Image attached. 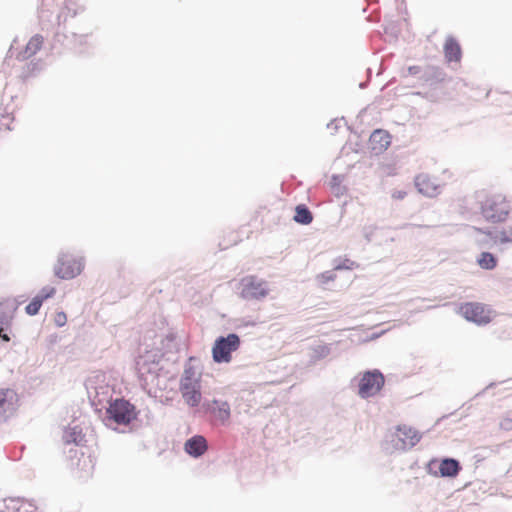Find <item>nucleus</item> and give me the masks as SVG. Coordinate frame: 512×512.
<instances>
[{
  "instance_id": "6e6552de",
  "label": "nucleus",
  "mask_w": 512,
  "mask_h": 512,
  "mask_svg": "<svg viewBox=\"0 0 512 512\" xmlns=\"http://www.w3.org/2000/svg\"><path fill=\"white\" fill-rule=\"evenodd\" d=\"M384 376L378 370L365 372L359 381V395L368 398L376 395L384 385Z\"/></svg>"
},
{
  "instance_id": "423d86ee",
  "label": "nucleus",
  "mask_w": 512,
  "mask_h": 512,
  "mask_svg": "<svg viewBox=\"0 0 512 512\" xmlns=\"http://www.w3.org/2000/svg\"><path fill=\"white\" fill-rule=\"evenodd\" d=\"M240 346L238 335L231 333L227 337L218 338L212 348L213 360L217 363H228L232 359V352Z\"/></svg>"
},
{
  "instance_id": "b1692460",
  "label": "nucleus",
  "mask_w": 512,
  "mask_h": 512,
  "mask_svg": "<svg viewBox=\"0 0 512 512\" xmlns=\"http://www.w3.org/2000/svg\"><path fill=\"white\" fill-rule=\"evenodd\" d=\"M54 322L58 327H62L67 322V316L64 312H58L54 316Z\"/></svg>"
},
{
  "instance_id": "f3484780",
  "label": "nucleus",
  "mask_w": 512,
  "mask_h": 512,
  "mask_svg": "<svg viewBox=\"0 0 512 512\" xmlns=\"http://www.w3.org/2000/svg\"><path fill=\"white\" fill-rule=\"evenodd\" d=\"M215 407L212 408V413L222 423H225L230 418V406L227 402L213 401Z\"/></svg>"
},
{
  "instance_id": "4468645a",
  "label": "nucleus",
  "mask_w": 512,
  "mask_h": 512,
  "mask_svg": "<svg viewBox=\"0 0 512 512\" xmlns=\"http://www.w3.org/2000/svg\"><path fill=\"white\" fill-rule=\"evenodd\" d=\"M391 142L390 134L384 130H375L370 136L371 148L374 151L382 152L388 148Z\"/></svg>"
},
{
  "instance_id": "6ab92c4d",
  "label": "nucleus",
  "mask_w": 512,
  "mask_h": 512,
  "mask_svg": "<svg viewBox=\"0 0 512 512\" xmlns=\"http://www.w3.org/2000/svg\"><path fill=\"white\" fill-rule=\"evenodd\" d=\"M477 262L481 268L486 269V270H492L497 265L496 258L489 252L481 253Z\"/></svg>"
},
{
  "instance_id": "9d476101",
  "label": "nucleus",
  "mask_w": 512,
  "mask_h": 512,
  "mask_svg": "<svg viewBox=\"0 0 512 512\" xmlns=\"http://www.w3.org/2000/svg\"><path fill=\"white\" fill-rule=\"evenodd\" d=\"M395 436L402 449L415 446L421 439V434L415 428L405 424L396 428Z\"/></svg>"
},
{
  "instance_id": "cd10ccee",
  "label": "nucleus",
  "mask_w": 512,
  "mask_h": 512,
  "mask_svg": "<svg viewBox=\"0 0 512 512\" xmlns=\"http://www.w3.org/2000/svg\"><path fill=\"white\" fill-rule=\"evenodd\" d=\"M10 324V319L7 317V316H0V327H2L3 325H9Z\"/></svg>"
},
{
  "instance_id": "39448f33",
  "label": "nucleus",
  "mask_w": 512,
  "mask_h": 512,
  "mask_svg": "<svg viewBox=\"0 0 512 512\" xmlns=\"http://www.w3.org/2000/svg\"><path fill=\"white\" fill-rule=\"evenodd\" d=\"M239 286L240 297L244 300H262L269 294L267 282L254 275L243 277Z\"/></svg>"
},
{
  "instance_id": "20e7f679",
  "label": "nucleus",
  "mask_w": 512,
  "mask_h": 512,
  "mask_svg": "<svg viewBox=\"0 0 512 512\" xmlns=\"http://www.w3.org/2000/svg\"><path fill=\"white\" fill-rule=\"evenodd\" d=\"M458 313L469 322L477 325H486L491 322L493 311L485 304L479 302H465L458 308Z\"/></svg>"
},
{
  "instance_id": "a211bd4d",
  "label": "nucleus",
  "mask_w": 512,
  "mask_h": 512,
  "mask_svg": "<svg viewBox=\"0 0 512 512\" xmlns=\"http://www.w3.org/2000/svg\"><path fill=\"white\" fill-rule=\"evenodd\" d=\"M294 220L300 224H310L313 220V216L309 209L304 205H298L295 210Z\"/></svg>"
},
{
  "instance_id": "c85d7f7f",
  "label": "nucleus",
  "mask_w": 512,
  "mask_h": 512,
  "mask_svg": "<svg viewBox=\"0 0 512 512\" xmlns=\"http://www.w3.org/2000/svg\"><path fill=\"white\" fill-rule=\"evenodd\" d=\"M0 338H2L4 341L8 342L10 340L9 336L7 334H3V328L0 327Z\"/></svg>"
},
{
  "instance_id": "4be33fe9",
  "label": "nucleus",
  "mask_w": 512,
  "mask_h": 512,
  "mask_svg": "<svg viewBox=\"0 0 512 512\" xmlns=\"http://www.w3.org/2000/svg\"><path fill=\"white\" fill-rule=\"evenodd\" d=\"M416 185L420 192L430 194L434 189H430L428 186V178L426 176H419L416 178Z\"/></svg>"
},
{
  "instance_id": "393cba45",
  "label": "nucleus",
  "mask_w": 512,
  "mask_h": 512,
  "mask_svg": "<svg viewBox=\"0 0 512 512\" xmlns=\"http://www.w3.org/2000/svg\"><path fill=\"white\" fill-rule=\"evenodd\" d=\"M335 279V275L331 272H324L318 276V280L322 284H326L329 281H333Z\"/></svg>"
},
{
  "instance_id": "1a4fd4ad",
  "label": "nucleus",
  "mask_w": 512,
  "mask_h": 512,
  "mask_svg": "<svg viewBox=\"0 0 512 512\" xmlns=\"http://www.w3.org/2000/svg\"><path fill=\"white\" fill-rule=\"evenodd\" d=\"M83 269V262L68 255L59 258L55 266V274L61 279H72L79 275Z\"/></svg>"
},
{
  "instance_id": "412c9836",
  "label": "nucleus",
  "mask_w": 512,
  "mask_h": 512,
  "mask_svg": "<svg viewBox=\"0 0 512 512\" xmlns=\"http://www.w3.org/2000/svg\"><path fill=\"white\" fill-rule=\"evenodd\" d=\"M11 394L9 390H0V416L3 415L10 406L8 396Z\"/></svg>"
},
{
  "instance_id": "dca6fc26",
  "label": "nucleus",
  "mask_w": 512,
  "mask_h": 512,
  "mask_svg": "<svg viewBox=\"0 0 512 512\" xmlns=\"http://www.w3.org/2000/svg\"><path fill=\"white\" fill-rule=\"evenodd\" d=\"M459 470V463L455 459L446 458L439 464V472L443 477H454L458 474Z\"/></svg>"
},
{
  "instance_id": "7ed1b4c3",
  "label": "nucleus",
  "mask_w": 512,
  "mask_h": 512,
  "mask_svg": "<svg viewBox=\"0 0 512 512\" xmlns=\"http://www.w3.org/2000/svg\"><path fill=\"white\" fill-rule=\"evenodd\" d=\"M106 414L109 421L124 426L129 425L137 417L135 406L123 398L110 402Z\"/></svg>"
},
{
  "instance_id": "a878e982",
  "label": "nucleus",
  "mask_w": 512,
  "mask_h": 512,
  "mask_svg": "<svg viewBox=\"0 0 512 512\" xmlns=\"http://www.w3.org/2000/svg\"><path fill=\"white\" fill-rule=\"evenodd\" d=\"M406 196V192L404 191H394L392 193V197L397 200H401Z\"/></svg>"
},
{
  "instance_id": "0eeeda50",
  "label": "nucleus",
  "mask_w": 512,
  "mask_h": 512,
  "mask_svg": "<svg viewBox=\"0 0 512 512\" xmlns=\"http://www.w3.org/2000/svg\"><path fill=\"white\" fill-rule=\"evenodd\" d=\"M94 467L95 462L91 455H85L78 450L74 451L71 457V470L78 480L86 481L90 479L93 475Z\"/></svg>"
},
{
  "instance_id": "2eb2a0df",
  "label": "nucleus",
  "mask_w": 512,
  "mask_h": 512,
  "mask_svg": "<svg viewBox=\"0 0 512 512\" xmlns=\"http://www.w3.org/2000/svg\"><path fill=\"white\" fill-rule=\"evenodd\" d=\"M444 54L448 62H460L462 50L459 43L453 38H448L444 44Z\"/></svg>"
},
{
  "instance_id": "5701e85b",
  "label": "nucleus",
  "mask_w": 512,
  "mask_h": 512,
  "mask_svg": "<svg viewBox=\"0 0 512 512\" xmlns=\"http://www.w3.org/2000/svg\"><path fill=\"white\" fill-rule=\"evenodd\" d=\"M146 366H147V362L146 361H138L137 362V367H138V373H139V376L140 378L144 381V382H147L148 381V375L147 373H150V370L147 369L146 371Z\"/></svg>"
},
{
  "instance_id": "9b49d317",
  "label": "nucleus",
  "mask_w": 512,
  "mask_h": 512,
  "mask_svg": "<svg viewBox=\"0 0 512 512\" xmlns=\"http://www.w3.org/2000/svg\"><path fill=\"white\" fill-rule=\"evenodd\" d=\"M43 43V36L36 34L30 38L24 49L17 52L16 54L14 53L13 48L11 47L9 50V57H15V59L21 61L29 59L41 50Z\"/></svg>"
},
{
  "instance_id": "aec40b11",
  "label": "nucleus",
  "mask_w": 512,
  "mask_h": 512,
  "mask_svg": "<svg viewBox=\"0 0 512 512\" xmlns=\"http://www.w3.org/2000/svg\"><path fill=\"white\" fill-rule=\"evenodd\" d=\"M490 238L493 240L494 243H497V242H512V229H510L509 231H501V232H495V233H492V232H488L487 233Z\"/></svg>"
},
{
  "instance_id": "ddd939ff",
  "label": "nucleus",
  "mask_w": 512,
  "mask_h": 512,
  "mask_svg": "<svg viewBox=\"0 0 512 512\" xmlns=\"http://www.w3.org/2000/svg\"><path fill=\"white\" fill-rule=\"evenodd\" d=\"M55 294V288L44 287L38 295H36L31 302L25 307V311L28 315H36L44 300L51 298Z\"/></svg>"
},
{
  "instance_id": "f8f14e48",
  "label": "nucleus",
  "mask_w": 512,
  "mask_h": 512,
  "mask_svg": "<svg viewBox=\"0 0 512 512\" xmlns=\"http://www.w3.org/2000/svg\"><path fill=\"white\" fill-rule=\"evenodd\" d=\"M184 449L190 456L199 457L207 451L208 444L203 436L196 435L185 442Z\"/></svg>"
},
{
  "instance_id": "f03ea898",
  "label": "nucleus",
  "mask_w": 512,
  "mask_h": 512,
  "mask_svg": "<svg viewBox=\"0 0 512 512\" xmlns=\"http://www.w3.org/2000/svg\"><path fill=\"white\" fill-rule=\"evenodd\" d=\"M510 211V205L506 197L501 194L487 196L481 203L482 215L489 221H504Z\"/></svg>"
},
{
  "instance_id": "f257e3e1",
  "label": "nucleus",
  "mask_w": 512,
  "mask_h": 512,
  "mask_svg": "<svg viewBox=\"0 0 512 512\" xmlns=\"http://www.w3.org/2000/svg\"><path fill=\"white\" fill-rule=\"evenodd\" d=\"M202 375L195 367L187 365L180 379L179 390L184 402L190 407H196L202 400Z\"/></svg>"
},
{
  "instance_id": "bb28decb",
  "label": "nucleus",
  "mask_w": 512,
  "mask_h": 512,
  "mask_svg": "<svg viewBox=\"0 0 512 512\" xmlns=\"http://www.w3.org/2000/svg\"><path fill=\"white\" fill-rule=\"evenodd\" d=\"M420 67L419 66H410L408 68V73L409 74H412V75H415V74H418L420 72Z\"/></svg>"
}]
</instances>
